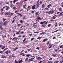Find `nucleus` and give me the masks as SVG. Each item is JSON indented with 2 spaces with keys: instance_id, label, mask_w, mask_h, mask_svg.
Wrapping results in <instances>:
<instances>
[{
  "instance_id": "34",
  "label": "nucleus",
  "mask_w": 63,
  "mask_h": 63,
  "mask_svg": "<svg viewBox=\"0 0 63 63\" xmlns=\"http://www.w3.org/2000/svg\"><path fill=\"white\" fill-rule=\"evenodd\" d=\"M20 22L21 23H22L23 22V21L22 20H21L20 21Z\"/></svg>"
},
{
  "instance_id": "26",
  "label": "nucleus",
  "mask_w": 63,
  "mask_h": 63,
  "mask_svg": "<svg viewBox=\"0 0 63 63\" xmlns=\"http://www.w3.org/2000/svg\"><path fill=\"white\" fill-rule=\"evenodd\" d=\"M6 19H5V18H3L2 19V20H3L4 21H5V20H6Z\"/></svg>"
},
{
  "instance_id": "40",
  "label": "nucleus",
  "mask_w": 63,
  "mask_h": 63,
  "mask_svg": "<svg viewBox=\"0 0 63 63\" xmlns=\"http://www.w3.org/2000/svg\"><path fill=\"white\" fill-rule=\"evenodd\" d=\"M56 18V17H54V16H53V18H52V19H55Z\"/></svg>"
},
{
  "instance_id": "16",
  "label": "nucleus",
  "mask_w": 63,
  "mask_h": 63,
  "mask_svg": "<svg viewBox=\"0 0 63 63\" xmlns=\"http://www.w3.org/2000/svg\"><path fill=\"white\" fill-rule=\"evenodd\" d=\"M14 10H16V6H14L13 7Z\"/></svg>"
},
{
  "instance_id": "36",
  "label": "nucleus",
  "mask_w": 63,
  "mask_h": 63,
  "mask_svg": "<svg viewBox=\"0 0 63 63\" xmlns=\"http://www.w3.org/2000/svg\"><path fill=\"white\" fill-rule=\"evenodd\" d=\"M41 38V37H39L37 38V39H39V40H40Z\"/></svg>"
},
{
  "instance_id": "4",
  "label": "nucleus",
  "mask_w": 63,
  "mask_h": 63,
  "mask_svg": "<svg viewBox=\"0 0 63 63\" xmlns=\"http://www.w3.org/2000/svg\"><path fill=\"white\" fill-rule=\"evenodd\" d=\"M26 6H27V5L26 4L24 5L23 6V9H24V8H26Z\"/></svg>"
},
{
  "instance_id": "10",
  "label": "nucleus",
  "mask_w": 63,
  "mask_h": 63,
  "mask_svg": "<svg viewBox=\"0 0 63 63\" xmlns=\"http://www.w3.org/2000/svg\"><path fill=\"white\" fill-rule=\"evenodd\" d=\"M47 41V39H44L43 40V42H46V41Z\"/></svg>"
},
{
  "instance_id": "13",
  "label": "nucleus",
  "mask_w": 63,
  "mask_h": 63,
  "mask_svg": "<svg viewBox=\"0 0 63 63\" xmlns=\"http://www.w3.org/2000/svg\"><path fill=\"white\" fill-rule=\"evenodd\" d=\"M36 59L37 60H40V59H42V58H41L40 57H38Z\"/></svg>"
},
{
  "instance_id": "47",
  "label": "nucleus",
  "mask_w": 63,
  "mask_h": 63,
  "mask_svg": "<svg viewBox=\"0 0 63 63\" xmlns=\"http://www.w3.org/2000/svg\"><path fill=\"white\" fill-rule=\"evenodd\" d=\"M3 14H4V12H1L0 13V14H1V15H3Z\"/></svg>"
},
{
  "instance_id": "24",
  "label": "nucleus",
  "mask_w": 63,
  "mask_h": 63,
  "mask_svg": "<svg viewBox=\"0 0 63 63\" xmlns=\"http://www.w3.org/2000/svg\"><path fill=\"white\" fill-rule=\"evenodd\" d=\"M5 46H3L2 47V50H3V49H5Z\"/></svg>"
},
{
  "instance_id": "50",
  "label": "nucleus",
  "mask_w": 63,
  "mask_h": 63,
  "mask_svg": "<svg viewBox=\"0 0 63 63\" xmlns=\"http://www.w3.org/2000/svg\"><path fill=\"white\" fill-rule=\"evenodd\" d=\"M54 17L56 16V17H57V16H58L57 15H54Z\"/></svg>"
},
{
  "instance_id": "22",
  "label": "nucleus",
  "mask_w": 63,
  "mask_h": 63,
  "mask_svg": "<svg viewBox=\"0 0 63 63\" xmlns=\"http://www.w3.org/2000/svg\"><path fill=\"white\" fill-rule=\"evenodd\" d=\"M16 34L17 35H18V34H19V35H20V33L19 32H17L16 33Z\"/></svg>"
},
{
  "instance_id": "52",
  "label": "nucleus",
  "mask_w": 63,
  "mask_h": 63,
  "mask_svg": "<svg viewBox=\"0 0 63 63\" xmlns=\"http://www.w3.org/2000/svg\"><path fill=\"white\" fill-rule=\"evenodd\" d=\"M39 2H40V0H38V1H37V3H38Z\"/></svg>"
},
{
  "instance_id": "28",
  "label": "nucleus",
  "mask_w": 63,
  "mask_h": 63,
  "mask_svg": "<svg viewBox=\"0 0 63 63\" xmlns=\"http://www.w3.org/2000/svg\"><path fill=\"white\" fill-rule=\"evenodd\" d=\"M25 19V16L23 17V20L24 19Z\"/></svg>"
},
{
  "instance_id": "20",
  "label": "nucleus",
  "mask_w": 63,
  "mask_h": 63,
  "mask_svg": "<svg viewBox=\"0 0 63 63\" xmlns=\"http://www.w3.org/2000/svg\"><path fill=\"white\" fill-rule=\"evenodd\" d=\"M59 30H58L55 31H54V32H52V33H55V32H57V31H58Z\"/></svg>"
},
{
  "instance_id": "49",
  "label": "nucleus",
  "mask_w": 63,
  "mask_h": 63,
  "mask_svg": "<svg viewBox=\"0 0 63 63\" xmlns=\"http://www.w3.org/2000/svg\"><path fill=\"white\" fill-rule=\"evenodd\" d=\"M18 26H20V25H21L19 24H18L17 25Z\"/></svg>"
},
{
  "instance_id": "9",
  "label": "nucleus",
  "mask_w": 63,
  "mask_h": 63,
  "mask_svg": "<svg viewBox=\"0 0 63 63\" xmlns=\"http://www.w3.org/2000/svg\"><path fill=\"white\" fill-rule=\"evenodd\" d=\"M38 19H39V20H40L42 19L40 18V17L39 16H38L37 17Z\"/></svg>"
},
{
  "instance_id": "23",
  "label": "nucleus",
  "mask_w": 63,
  "mask_h": 63,
  "mask_svg": "<svg viewBox=\"0 0 63 63\" xmlns=\"http://www.w3.org/2000/svg\"><path fill=\"white\" fill-rule=\"evenodd\" d=\"M62 9V8H59V11H61V10Z\"/></svg>"
},
{
  "instance_id": "33",
  "label": "nucleus",
  "mask_w": 63,
  "mask_h": 63,
  "mask_svg": "<svg viewBox=\"0 0 63 63\" xmlns=\"http://www.w3.org/2000/svg\"><path fill=\"white\" fill-rule=\"evenodd\" d=\"M62 13H63L62 12L59 14V15L60 16H62Z\"/></svg>"
},
{
  "instance_id": "42",
  "label": "nucleus",
  "mask_w": 63,
  "mask_h": 63,
  "mask_svg": "<svg viewBox=\"0 0 63 63\" xmlns=\"http://www.w3.org/2000/svg\"><path fill=\"white\" fill-rule=\"evenodd\" d=\"M51 26V24H49L48 25V27H50Z\"/></svg>"
},
{
  "instance_id": "51",
  "label": "nucleus",
  "mask_w": 63,
  "mask_h": 63,
  "mask_svg": "<svg viewBox=\"0 0 63 63\" xmlns=\"http://www.w3.org/2000/svg\"><path fill=\"white\" fill-rule=\"evenodd\" d=\"M18 37H19V38H21V36L19 35V36H18Z\"/></svg>"
},
{
  "instance_id": "18",
  "label": "nucleus",
  "mask_w": 63,
  "mask_h": 63,
  "mask_svg": "<svg viewBox=\"0 0 63 63\" xmlns=\"http://www.w3.org/2000/svg\"><path fill=\"white\" fill-rule=\"evenodd\" d=\"M52 61H50L48 62V63H52Z\"/></svg>"
},
{
  "instance_id": "39",
  "label": "nucleus",
  "mask_w": 63,
  "mask_h": 63,
  "mask_svg": "<svg viewBox=\"0 0 63 63\" xmlns=\"http://www.w3.org/2000/svg\"><path fill=\"white\" fill-rule=\"evenodd\" d=\"M24 33V32L23 31L21 32V34Z\"/></svg>"
},
{
  "instance_id": "59",
  "label": "nucleus",
  "mask_w": 63,
  "mask_h": 63,
  "mask_svg": "<svg viewBox=\"0 0 63 63\" xmlns=\"http://www.w3.org/2000/svg\"><path fill=\"white\" fill-rule=\"evenodd\" d=\"M56 63H58V62H59V61H57L55 62Z\"/></svg>"
},
{
  "instance_id": "61",
  "label": "nucleus",
  "mask_w": 63,
  "mask_h": 63,
  "mask_svg": "<svg viewBox=\"0 0 63 63\" xmlns=\"http://www.w3.org/2000/svg\"><path fill=\"white\" fill-rule=\"evenodd\" d=\"M22 10H23V9L20 10V12H21V11H22Z\"/></svg>"
},
{
  "instance_id": "58",
  "label": "nucleus",
  "mask_w": 63,
  "mask_h": 63,
  "mask_svg": "<svg viewBox=\"0 0 63 63\" xmlns=\"http://www.w3.org/2000/svg\"><path fill=\"white\" fill-rule=\"evenodd\" d=\"M20 61H21V62H23V61H22V59Z\"/></svg>"
},
{
  "instance_id": "25",
  "label": "nucleus",
  "mask_w": 63,
  "mask_h": 63,
  "mask_svg": "<svg viewBox=\"0 0 63 63\" xmlns=\"http://www.w3.org/2000/svg\"><path fill=\"white\" fill-rule=\"evenodd\" d=\"M45 10H47H47H48V8H45Z\"/></svg>"
},
{
  "instance_id": "31",
  "label": "nucleus",
  "mask_w": 63,
  "mask_h": 63,
  "mask_svg": "<svg viewBox=\"0 0 63 63\" xmlns=\"http://www.w3.org/2000/svg\"><path fill=\"white\" fill-rule=\"evenodd\" d=\"M28 58H26V60H25V62H27V60H28Z\"/></svg>"
},
{
  "instance_id": "14",
  "label": "nucleus",
  "mask_w": 63,
  "mask_h": 63,
  "mask_svg": "<svg viewBox=\"0 0 63 63\" xmlns=\"http://www.w3.org/2000/svg\"><path fill=\"white\" fill-rule=\"evenodd\" d=\"M43 34H46V33L45 32H42L40 34V35H42Z\"/></svg>"
},
{
  "instance_id": "3",
  "label": "nucleus",
  "mask_w": 63,
  "mask_h": 63,
  "mask_svg": "<svg viewBox=\"0 0 63 63\" xmlns=\"http://www.w3.org/2000/svg\"><path fill=\"white\" fill-rule=\"evenodd\" d=\"M7 23H8V21H6L4 22L3 23V25H5Z\"/></svg>"
},
{
  "instance_id": "8",
  "label": "nucleus",
  "mask_w": 63,
  "mask_h": 63,
  "mask_svg": "<svg viewBox=\"0 0 63 63\" xmlns=\"http://www.w3.org/2000/svg\"><path fill=\"white\" fill-rule=\"evenodd\" d=\"M10 9V7H7L6 8V11H8V10H9Z\"/></svg>"
},
{
  "instance_id": "48",
  "label": "nucleus",
  "mask_w": 63,
  "mask_h": 63,
  "mask_svg": "<svg viewBox=\"0 0 63 63\" xmlns=\"http://www.w3.org/2000/svg\"><path fill=\"white\" fill-rule=\"evenodd\" d=\"M17 39H18V38H16L15 39V41H17Z\"/></svg>"
},
{
  "instance_id": "6",
  "label": "nucleus",
  "mask_w": 63,
  "mask_h": 63,
  "mask_svg": "<svg viewBox=\"0 0 63 63\" xmlns=\"http://www.w3.org/2000/svg\"><path fill=\"white\" fill-rule=\"evenodd\" d=\"M16 14H17V15H20V17H22V15L20 14L19 13H16Z\"/></svg>"
},
{
  "instance_id": "35",
  "label": "nucleus",
  "mask_w": 63,
  "mask_h": 63,
  "mask_svg": "<svg viewBox=\"0 0 63 63\" xmlns=\"http://www.w3.org/2000/svg\"><path fill=\"white\" fill-rule=\"evenodd\" d=\"M52 55L54 57H55L56 56V55H55L53 54Z\"/></svg>"
},
{
  "instance_id": "41",
  "label": "nucleus",
  "mask_w": 63,
  "mask_h": 63,
  "mask_svg": "<svg viewBox=\"0 0 63 63\" xmlns=\"http://www.w3.org/2000/svg\"><path fill=\"white\" fill-rule=\"evenodd\" d=\"M26 40V39L25 38L24 39V40L23 41V42H25V41Z\"/></svg>"
},
{
  "instance_id": "60",
  "label": "nucleus",
  "mask_w": 63,
  "mask_h": 63,
  "mask_svg": "<svg viewBox=\"0 0 63 63\" xmlns=\"http://www.w3.org/2000/svg\"><path fill=\"white\" fill-rule=\"evenodd\" d=\"M14 21H15V20H14L12 21V23H13V22H14Z\"/></svg>"
},
{
  "instance_id": "45",
  "label": "nucleus",
  "mask_w": 63,
  "mask_h": 63,
  "mask_svg": "<svg viewBox=\"0 0 63 63\" xmlns=\"http://www.w3.org/2000/svg\"><path fill=\"white\" fill-rule=\"evenodd\" d=\"M8 51H5V52H4V53H8Z\"/></svg>"
},
{
  "instance_id": "46",
  "label": "nucleus",
  "mask_w": 63,
  "mask_h": 63,
  "mask_svg": "<svg viewBox=\"0 0 63 63\" xmlns=\"http://www.w3.org/2000/svg\"><path fill=\"white\" fill-rule=\"evenodd\" d=\"M38 13H39V12H36L35 13V14L36 15H38Z\"/></svg>"
},
{
  "instance_id": "2",
  "label": "nucleus",
  "mask_w": 63,
  "mask_h": 63,
  "mask_svg": "<svg viewBox=\"0 0 63 63\" xmlns=\"http://www.w3.org/2000/svg\"><path fill=\"white\" fill-rule=\"evenodd\" d=\"M10 12H5V15H9V14H10Z\"/></svg>"
},
{
  "instance_id": "64",
  "label": "nucleus",
  "mask_w": 63,
  "mask_h": 63,
  "mask_svg": "<svg viewBox=\"0 0 63 63\" xmlns=\"http://www.w3.org/2000/svg\"><path fill=\"white\" fill-rule=\"evenodd\" d=\"M53 12H54V11L52 10L51 11V13H53Z\"/></svg>"
},
{
  "instance_id": "7",
  "label": "nucleus",
  "mask_w": 63,
  "mask_h": 63,
  "mask_svg": "<svg viewBox=\"0 0 63 63\" xmlns=\"http://www.w3.org/2000/svg\"><path fill=\"white\" fill-rule=\"evenodd\" d=\"M46 21H45L44 22H42L40 23V24H43V23H46Z\"/></svg>"
},
{
  "instance_id": "30",
  "label": "nucleus",
  "mask_w": 63,
  "mask_h": 63,
  "mask_svg": "<svg viewBox=\"0 0 63 63\" xmlns=\"http://www.w3.org/2000/svg\"><path fill=\"white\" fill-rule=\"evenodd\" d=\"M51 6V4H50L48 5L47 6V7H50Z\"/></svg>"
},
{
  "instance_id": "43",
  "label": "nucleus",
  "mask_w": 63,
  "mask_h": 63,
  "mask_svg": "<svg viewBox=\"0 0 63 63\" xmlns=\"http://www.w3.org/2000/svg\"><path fill=\"white\" fill-rule=\"evenodd\" d=\"M34 38H32V39H31V41H33V40H34Z\"/></svg>"
},
{
  "instance_id": "32",
  "label": "nucleus",
  "mask_w": 63,
  "mask_h": 63,
  "mask_svg": "<svg viewBox=\"0 0 63 63\" xmlns=\"http://www.w3.org/2000/svg\"><path fill=\"white\" fill-rule=\"evenodd\" d=\"M17 1V0H14V1H13V3L14 4H15V2H16V1Z\"/></svg>"
},
{
  "instance_id": "55",
  "label": "nucleus",
  "mask_w": 63,
  "mask_h": 63,
  "mask_svg": "<svg viewBox=\"0 0 63 63\" xmlns=\"http://www.w3.org/2000/svg\"><path fill=\"white\" fill-rule=\"evenodd\" d=\"M31 58L35 57V56H32L31 57Z\"/></svg>"
},
{
  "instance_id": "57",
  "label": "nucleus",
  "mask_w": 63,
  "mask_h": 63,
  "mask_svg": "<svg viewBox=\"0 0 63 63\" xmlns=\"http://www.w3.org/2000/svg\"><path fill=\"white\" fill-rule=\"evenodd\" d=\"M30 7V6H28V9H29V8Z\"/></svg>"
},
{
  "instance_id": "21",
  "label": "nucleus",
  "mask_w": 63,
  "mask_h": 63,
  "mask_svg": "<svg viewBox=\"0 0 63 63\" xmlns=\"http://www.w3.org/2000/svg\"><path fill=\"white\" fill-rule=\"evenodd\" d=\"M44 7H45V5H44V4H43L42 6V8H44Z\"/></svg>"
},
{
  "instance_id": "27",
  "label": "nucleus",
  "mask_w": 63,
  "mask_h": 63,
  "mask_svg": "<svg viewBox=\"0 0 63 63\" xmlns=\"http://www.w3.org/2000/svg\"><path fill=\"white\" fill-rule=\"evenodd\" d=\"M30 56V55L29 54L27 55H26V57H29V56Z\"/></svg>"
},
{
  "instance_id": "15",
  "label": "nucleus",
  "mask_w": 63,
  "mask_h": 63,
  "mask_svg": "<svg viewBox=\"0 0 63 63\" xmlns=\"http://www.w3.org/2000/svg\"><path fill=\"white\" fill-rule=\"evenodd\" d=\"M0 28L1 30H2V29H3V28L2 27V26L1 25L0 26Z\"/></svg>"
},
{
  "instance_id": "19",
  "label": "nucleus",
  "mask_w": 63,
  "mask_h": 63,
  "mask_svg": "<svg viewBox=\"0 0 63 63\" xmlns=\"http://www.w3.org/2000/svg\"><path fill=\"white\" fill-rule=\"evenodd\" d=\"M18 49V48H16L15 49H14V51H15L16 50H17V49Z\"/></svg>"
},
{
  "instance_id": "1",
  "label": "nucleus",
  "mask_w": 63,
  "mask_h": 63,
  "mask_svg": "<svg viewBox=\"0 0 63 63\" xmlns=\"http://www.w3.org/2000/svg\"><path fill=\"white\" fill-rule=\"evenodd\" d=\"M33 59H34V58H32L30 59H29L28 60L29 61V62H30V61H33Z\"/></svg>"
},
{
  "instance_id": "38",
  "label": "nucleus",
  "mask_w": 63,
  "mask_h": 63,
  "mask_svg": "<svg viewBox=\"0 0 63 63\" xmlns=\"http://www.w3.org/2000/svg\"><path fill=\"white\" fill-rule=\"evenodd\" d=\"M14 13H11L10 14V16H12L13 14H14Z\"/></svg>"
},
{
  "instance_id": "17",
  "label": "nucleus",
  "mask_w": 63,
  "mask_h": 63,
  "mask_svg": "<svg viewBox=\"0 0 63 63\" xmlns=\"http://www.w3.org/2000/svg\"><path fill=\"white\" fill-rule=\"evenodd\" d=\"M57 23H55V27H57Z\"/></svg>"
},
{
  "instance_id": "56",
  "label": "nucleus",
  "mask_w": 63,
  "mask_h": 63,
  "mask_svg": "<svg viewBox=\"0 0 63 63\" xmlns=\"http://www.w3.org/2000/svg\"><path fill=\"white\" fill-rule=\"evenodd\" d=\"M28 0H24V2H26V1H27Z\"/></svg>"
},
{
  "instance_id": "54",
  "label": "nucleus",
  "mask_w": 63,
  "mask_h": 63,
  "mask_svg": "<svg viewBox=\"0 0 63 63\" xmlns=\"http://www.w3.org/2000/svg\"><path fill=\"white\" fill-rule=\"evenodd\" d=\"M3 51H0V53H3Z\"/></svg>"
},
{
  "instance_id": "5",
  "label": "nucleus",
  "mask_w": 63,
  "mask_h": 63,
  "mask_svg": "<svg viewBox=\"0 0 63 63\" xmlns=\"http://www.w3.org/2000/svg\"><path fill=\"white\" fill-rule=\"evenodd\" d=\"M36 6V5H34L32 6V10H34V9H35V6Z\"/></svg>"
},
{
  "instance_id": "29",
  "label": "nucleus",
  "mask_w": 63,
  "mask_h": 63,
  "mask_svg": "<svg viewBox=\"0 0 63 63\" xmlns=\"http://www.w3.org/2000/svg\"><path fill=\"white\" fill-rule=\"evenodd\" d=\"M52 45H51L49 47V49L50 48H51V47H52Z\"/></svg>"
},
{
  "instance_id": "12",
  "label": "nucleus",
  "mask_w": 63,
  "mask_h": 63,
  "mask_svg": "<svg viewBox=\"0 0 63 63\" xmlns=\"http://www.w3.org/2000/svg\"><path fill=\"white\" fill-rule=\"evenodd\" d=\"M36 5L37 6V8H39V4L38 3L36 4Z\"/></svg>"
},
{
  "instance_id": "62",
  "label": "nucleus",
  "mask_w": 63,
  "mask_h": 63,
  "mask_svg": "<svg viewBox=\"0 0 63 63\" xmlns=\"http://www.w3.org/2000/svg\"><path fill=\"white\" fill-rule=\"evenodd\" d=\"M62 62H63V61H62V60L60 62V63H62Z\"/></svg>"
},
{
  "instance_id": "53",
  "label": "nucleus",
  "mask_w": 63,
  "mask_h": 63,
  "mask_svg": "<svg viewBox=\"0 0 63 63\" xmlns=\"http://www.w3.org/2000/svg\"><path fill=\"white\" fill-rule=\"evenodd\" d=\"M40 4H39L40 5L41 4H42V2L41 1H40L39 2Z\"/></svg>"
},
{
  "instance_id": "63",
  "label": "nucleus",
  "mask_w": 63,
  "mask_h": 63,
  "mask_svg": "<svg viewBox=\"0 0 63 63\" xmlns=\"http://www.w3.org/2000/svg\"><path fill=\"white\" fill-rule=\"evenodd\" d=\"M44 25H42V27H44Z\"/></svg>"
},
{
  "instance_id": "37",
  "label": "nucleus",
  "mask_w": 63,
  "mask_h": 63,
  "mask_svg": "<svg viewBox=\"0 0 63 63\" xmlns=\"http://www.w3.org/2000/svg\"><path fill=\"white\" fill-rule=\"evenodd\" d=\"M25 24L26 25V26H28V25H29V24H27V23H26Z\"/></svg>"
},
{
  "instance_id": "44",
  "label": "nucleus",
  "mask_w": 63,
  "mask_h": 63,
  "mask_svg": "<svg viewBox=\"0 0 63 63\" xmlns=\"http://www.w3.org/2000/svg\"><path fill=\"white\" fill-rule=\"evenodd\" d=\"M60 48H63V47H62V46H60Z\"/></svg>"
},
{
  "instance_id": "11",
  "label": "nucleus",
  "mask_w": 63,
  "mask_h": 63,
  "mask_svg": "<svg viewBox=\"0 0 63 63\" xmlns=\"http://www.w3.org/2000/svg\"><path fill=\"white\" fill-rule=\"evenodd\" d=\"M6 57L5 56H2V57H1V58H6Z\"/></svg>"
}]
</instances>
